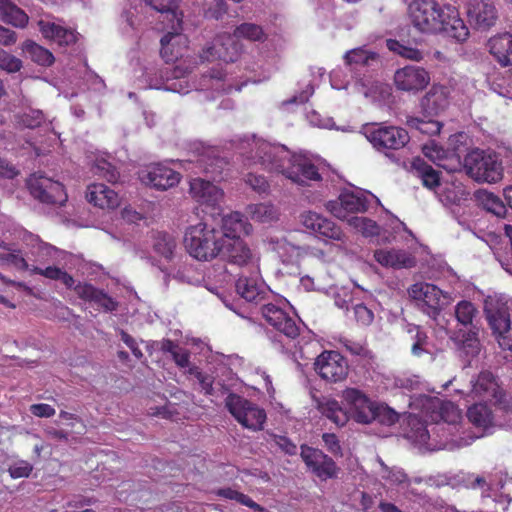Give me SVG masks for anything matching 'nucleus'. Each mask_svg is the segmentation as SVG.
<instances>
[{"instance_id": "nucleus-1", "label": "nucleus", "mask_w": 512, "mask_h": 512, "mask_svg": "<svg viewBox=\"0 0 512 512\" xmlns=\"http://www.w3.org/2000/svg\"><path fill=\"white\" fill-rule=\"evenodd\" d=\"M343 398L349 406V415L357 423L369 424L376 422L380 425L392 426L398 423L407 412L399 413L384 402L372 401L362 391L347 388Z\"/></svg>"}, {"instance_id": "nucleus-2", "label": "nucleus", "mask_w": 512, "mask_h": 512, "mask_svg": "<svg viewBox=\"0 0 512 512\" xmlns=\"http://www.w3.org/2000/svg\"><path fill=\"white\" fill-rule=\"evenodd\" d=\"M214 226L198 223L187 228L183 243L188 254L198 261L209 262L220 259L224 242Z\"/></svg>"}, {"instance_id": "nucleus-3", "label": "nucleus", "mask_w": 512, "mask_h": 512, "mask_svg": "<svg viewBox=\"0 0 512 512\" xmlns=\"http://www.w3.org/2000/svg\"><path fill=\"white\" fill-rule=\"evenodd\" d=\"M471 384L475 397L492 400L495 411L506 417L505 422L512 421V396L502 388L497 375L491 370H482Z\"/></svg>"}, {"instance_id": "nucleus-4", "label": "nucleus", "mask_w": 512, "mask_h": 512, "mask_svg": "<svg viewBox=\"0 0 512 512\" xmlns=\"http://www.w3.org/2000/svg\"><path fill=\"white\" fill-rule=\"evenodd\" d=\"M466 174L477 182L496 183L503 178V166L499 154L492 150L476 148L464 157Z\"/></svg>"}, {"instance_id": "nucleus-5", "label": "nucleus", "mask_w": 512, "mask_h": 512, "mask_svg": "<svg viewBox=\"0 0 512 512\" xmlns=\"http://www.w3.org/2000/svg\"><path fill=\"white\" fill-rule=\"evenodd\" d=\"M250 149L248 159L259 163L264 169L270 172H277L285 175L294 153L285 145L272 144L254 136L250 141L245 142Z\"/></svg>"}, {"instance_id": "nucleus-6", "label": "nucleus", "mask_w": 512, "mask_h": 512, "mask_svg": "<svg viewBox=\"0 0 512 512\" xmlns=\"http://www.w3.org/2000/svg\"><path fill=\"white\" fill-rule=\"evenodd\" d=\"M26 186L35 200L46 205L63 206L68 198L63 184L42 171L32 173L26 180Z\"/></svg>"}, {"instance_id": "nucleus-7", "label": "nucleus", "mask_w": 512, "mask_h": 512, "mask_svg": "<svg viewBox=\"0 0 512 512\" xmlns=\"http://www.w3.org/2000/svg\"><path fill=\"white\" fill-rule=\"evenodd\" d=\"M410 16L414 26L427 33H438L442 28L441 20L445 18L447 6L441 7L435 0H414L409 5Z\"/></svg>"}, {"instance_id": "nucleus-8", "label": "nucleus", "mask_w": 512, "mask_h": 512, "mask_svg": "<svg viewBox=\"0 0 512 512\" xmlns=\"http://www.w3.org/2000/svg\"><path fill=\"white\" fill-rule=\"evenodd\" d=\"M225 406L235 419L245 428L253 431L263 429L266 420L265 410L246 398L230 393L225 399Z\"/></svg>"}, {"instance_id": "nucleus-9", "label": "nucleus", "mask_w": 512, "mask_h": 512, "mask_svg": "<svg viewBox=\"0 0 512 512\" xmlns=\"http://www.w3.org/2000/svg\"><path fill=\"white\" fill-rule=\"evenodd\" d=\"M484 313L499 346L512 351V322L506 307H492L485 301Z\"/></svg>"}, {"instance_id": "nucleus-10", "label": "nucleus", "mask_w": 512, "mask_h": 512, "mask_svg": "<svg viewBox=\"0 0 512 512\" xmlns=\"http://www.w3.org/2000/svg\"><path fill=\"white\" fill-rule=\"evenodd\" d=\"M241 45L235 39L233 35L222 34L214 38V40L208 44L201 54L203 61L212 62L220 60L225 63H232L237 61L240 56Z\"/></svg>"}, {"instance_id": "nucleus-11", "label": "nucleus", "mask_w": 512, "mask_h": 512, "mask_svg": "<svg viewBox=\"0 0 512 512\" xmlns=\"http://www.w3.org/2000/svg\"><path fill=\"white\" fill-rule=\"evenodd\" d=\"M367 139L379 151L399 150L410 141V136L404 128L386 126L369 131Z\"/></svg>"}, {"instance_id": "nucleus-12", "label": "nucleus", "mask_w": 512, "mask_h": 512, "mask_svg": "<svg viewBox=\"0 0 512 512\" xmlns=\"http://www.w3.org/2000/svg\"><path fill=\"white\" fill-rule=\"evenodd\" d=\"M314 365L320 377L327 381H342L348 375V363L337 351L322 352L316 358Z\"/></svg>"}, {"instance_id": "nucleus-13", "label": "nucleus", "mask_w": 512, "mask_h": 512, "mask_svg": "<svg viewBox=\"0 0 512 512\" xmlns=\"http://www.w3.org/2000/svg\"><path fill=\"white\" fill-rule=\"evenodd\" d=\"M325 207L338 219L348 221L349 213L365 212L368 209V200L360 193L344 190L338 199L328 201Z\"/></svg>"}, {"instance_id": "nucleus-14", "label": "nucleus", "mask_w": 512, "mask_h": 512, "mask_svg": "<svg viewBox=\"0 0 512 512\" xmlns=\"http://www.w3.org/2000/svg\"><path fill=\"white\" fill-rule=\"evenodd\" d=\"M409 296L416 300L417 306L430 318L436 319L440 314V297L442 291L435 285L416 283L408 289Z\"/></svg>"}, {"instance_id": "nucleus-15", "label": "nucleus", "mask_w": 512, "mask_h": 512, "mask_svg": "<svg viewBox=\"0 0 512 512\" xmlns=\"http://www.w3.org/2000/svg\"><path fill=\"white\" fill-rule=\"evenodd\" d=\"M430 73L418 65H407L396 70L394 83L398 90L417 93L430 83Z\"/></svg>"}, {"instance_id": "nucleus-16", "label": "nucleus", "mask_w": 512, "mask_h": 512, "mask_svg": "<svg viewBox=\"0 0 512 512\" xmlns=\"http://www.w3.org/2000/svg\"><path fill=\"white\" fill-rule=\"evenodd\" d=\"M300 456L308 469L319 478L336 477L337 466L334 460L324 454L320 449L310 447L306 444L300 446Z\"/></svg>"}, {"instance_id": "nucleus-17", "label": "nucleus", "mask_w": 512, "mask_h": 512, "mask_svg": "<svg viewBox=\"0 0 512 512\" xmlns=\"http://www.w3.org/2000/svg\"><path fill=\"white\" fill-rule=\"evenodd\" d=\"M467 16L470 24L479 31H488L498 19L497 9L490 0H470Z\"/></svg>"}, {"instance_id": "nucleus-18", "label": "nucleus", "mask_w": 512, "mask_h": 512, "mask_svg": "<svg viewBox=\"0 0 512 512\" xmlns=\"http://www.w3.org/2000/svg\"><path fill=\"white\" fill-rule=\"evenodd\" d=\"M222 242H229L235 239H242V235H249L252 231V225L247 218L239 213L233 212L224 216L221 224L215 227Z\"/></svg>"}, {"instance_id": "nucleus-19", "label": "nucleus", "mask_w": 512, "mask_h": 512, "mask_svg": "<svg viewBox=\"0 0 512 512\" xmlns=\"http://www.w3.org/2000/svg\"><path fill=\"white\" fill-rule=\"evenodd\" d=\"M199 169L212 181L224 179V172L228 170L229 162L215 149L204 150L197 159Z\"/></svg>"}, {"instance_id": "nucleus-20", "label": "nucleus", "mask_w": 512, "mask_h": 512, "mask_svg": "<svg viewBox=\"0 0 512 512\" xmlns=\"http://www.w3.org/2000/svg\"><path fill=\"white\" fill-rule=\"evenodd\" d=\"M284 176L300 185L306 184L309 180H321L317 167L305 157L295 153Z\"/></svg>"}, {"instance_id": "nucleus-21", "label": "nucleus", "mask_w": 512, "mask_h": 512, "mask_svg": "<svg viewBox=\"0 0 512 512\" xmlns=\"http://www.w3.org/2000/svg\"><path fill=\"white\" fill-rule=\"evenodd\" d=\"M141 181L150 187L164 191L179 183L180 174L166 166L155 165L142 173Z\"/></svg>"}, {"instance_id": "nucleus-22", "label": "nucleus", "mask_w": 512, "mask_h": 512, "mask_svg": "<svg viewBox=\"0 0 512 512\" xmlns=\"http://www.w3.org/2000/svg\"><path fill=\"white\" fill-rule=\"evenodd\" d=\"M214 181L195 178L190 182V194L201 204L216 206L223 199V191Z\"/></svg>"}, {"instance_id": "nucleus-23", "label": "nucleus", "mask_w": 512, "mask_h": 512, "mask_svg": "<svg viewBox=\"0 0 512 512\" xmlns=\"http://www.w3.org/2000/svg\"><path fill=\"white\" fill-rule=\"evenodd\" d=\"M78 297L84 301L94 303L105 312H113L118 308V302L110 297L104 290L94 287L90 283H78L74 287Z\"/></svg>"}, {"instance_id": "nucleus-24", "label": "nucleus", "mask_w": 512, "mask_h": 512, "mask_svg": "<svg viewBox=\"0 0 512 512\" xmlns=\"http://www.w3.org/2000/svg\"><path fill=\"white\" fill-rule=\"evenodd\" d=\"M86 199L102 209H114L119 205L118 194L103 183H93L87 187Z\"/></svg>"}, {"instance_id": "nucleus-25", "label": "nucleus", "mask_w": 512, "mask_h": 512, "mask_svg": "<svg viewBox=\"0 0 512 512\" xmlns=\"http://www.w3.org/2000/svg\"><path fill=\"white\" fill-rule=\"evenodd\" d=\"M448 105L447 88L434 84L421 99V108L426 116H437Z\"/></svg>"}, {"instance_id": "nucleus-26", "label": "nucleus", "mask_w": 512, "mask_h": 512, "mask_svg": "<svg viewBox=\"0 0 512 512\" xmlns=\"http://www.w3.org/2000/svg\"><path fill=\"white\" fill-rule=\"evenodd\" d=\"M220 259L237 266H245L252 259V252L243 239L224 242Z\"/></svg>"}, {"instance_id": "nucleus-27", "label": "nucleus", "mask_w": 512, "mask_h": 512, "mask_svg": "<svg viewBox=\"0 0 512 512\" xmlns=\"http://www.w3.org/2000/svg\"><path fill=\"white\" fill-rule=\"evenodd\" d=\"M441 24L442 28H440L438 33H444L458 42H464L469 36L467 26L459 17V13L454 7L447 6V12L445 18L441 20Z\"/></svg>"}, {"instance_id": "nucleus-28", "label": "nucleus", "mask_w": 512, "mask_h": 512, "mask_svg": "<svg viewBox=\"0 0 512 512\" xmlns=\"http://www.w3.org/2000/svg\"><path fill=\"white\" fill-rule=\"evenodd\" d=\"M487 45L489 52L502 67L512 65V32L490 38Z\"/></svg>"}, {"instance_id": "nucleus-29", "label": "nucleus", "mask_w": 512, "mask_h": 512, "mask_svg": "<svg viewBox=\"0 0 512 512\" xmlns=\"http://www.w3.org/2000/svg\"><path fill=\"white\" fill-rule=\"evenodd\" d=\"M375 260L382 266L395 269L412 268L416 266V258L404 250H377Z\"/></svg>"}, {"instance_id": "nucleus-30", "label": "nucleus", "mask_w": 512, "mask_h": 512, "mask_svg": "<svg viewBox=\"0 0 512 512\" xmlns=\"http://www.w3.org/2000/svg\"><path fill=\"white\" fill-rule=\"evenodd\" d=\"M424 406L432 410V419L435 421L455 423L459 417L458 409L451 401H444L438 397H426Z\"/></svg>"}, {"instance_id": "nucleus-31", "label": "nucleus", "mask_w": 512, "mask_h": 512, "mask_svg": "<svg viewBox=\"0 0 512 512\" xmlns=\"http://www.w3.org/2000/svg\"><path fill=\"white\" fill-rule=\"evenodd\" d=\"M479 327L473 326L468 330L459 329L454 332L451 339L454 341L458 349L465 352L468 356H476L480 352Z\"/></svg>"}, {"instance_id": "nucleus-32", "label": "nucleus", "mask_w": 512, "mask_h": 512, "mask_svg": "<svg viewBox=\"0 0 512 512\" xmlns=\"http://www.w3.org/2000/svg\"><path fill=\"white\" fill-rule=\"evenodd\" d=\"M186 40V37L180 33H166L160 40V55L162 59L166 63H170L182 57L181 44H185Z\"/></svg>"}, {"instance_id": "nucleus-33", "label": "nucleus", "mask_w": 512, "mask_h": 512, "mask_svg": "<svg viewBox=\"0 0 512 512\" xmlns=\"http://www.w3.org/2000/svg\"><path fill=\"white\" fill-rule=\"evenodd\" d=\"M40 32L45 38L57 41L59 45H71L77 41L76 34L73 30L64 28L52 22L40 20L38 22Z\"/></svg>"}, {"instance_id": "nucleus-34", "label": "nucleus", "mask_w": 512, "mask_h": 512, "mask_svg": "<svg viewBox=\"0 0 512 512\" xmlns=\"http://www.w3.org/2000/svg\"><path fill=\"white\" fill-rule=\"evenodd\" d=\"M0 21L16 28H25L29 17L11 0H0Z\"/></svg>"}, {"instance_id": "nucleus-35", "label": "nucleus", "mask_w": 512, "mask_h": 512, "mask_svg": "<svg viewBox=\"0 0 512 512\" xmlns=\"http://www.w3.org/2000/svg\"><path fill=\"white\" fill-rule=\"evenodd\" d=\"M498 413L493 414L492 410L485 403L472 405L467 411V417L477 427L487 428L492 425H502L497 420Z\"/></svg>"}, {"instance_id": "nucleus-36", "label": "nucleus", "mask_w": 512, "mask_h": 512, "mask_svg": "<svg viewBox=\"0 0 512 512\" xmlns=\"http://www.w3.org/2000/svg\"><path fill=\"white\" fill-rule=\"evenodd\" d=\"M411 168L415 175L422 180L425 187L434 189L440 185V172L422 158L416 157L411 163Z\"/></svg>"}, {"instance_id": "nucleus-37", "label": "nucleus", "mask_w": 512, "mask_h": 512, "mask_svg": "<svg viewBox=\"0 0 512 512\" xmlns=\"http://www.w3.org/2000/svg\"><path fill=\"white\" fill-rule=\"evenodd\" d=\"M464 135L462 133L455 134L450 136L449 145L453 146L452 152L449 149H444L442 146L438 145L434 140H430L428 143L424 144L422 147L423 154L430 158L433 162L441 161L443 159H447L450 155H457L459 158V154H457L456 143L459 141V138H463Z\"/></svg>"}, {"instance_id": "nucleus-38", "label": "nucleus", "mask_w": 512, "mask_h": 512, "mask_svg": "<svg viewBox=\"0 0 512 512\" xmlns=\"http://www.w3.org/2000/svg\"><path fill=\"white\" fill-rule=\"evenodd\" d=\"M475 198L479 204L488 212L493 213L497 217H504L507 213V206L502 199L486 190H478L475 192Z\"/></svg>"}, {"instance_id": "nucleus-39", "label": "nucleus", "mask_w": 512, "mask_h": 512, "mask_svg": "<svg viewBox=\"0 0 512 512\" xmlns=\"http://www.w3.org/2000/svg\"><path fill=\"white\" fill-rule=\"evenodd\" d=\"M23 52L27 53L34 63L49 67L55 62L54 55L46 48L32 40H26L22 45Z\"/></svg>"}, {"instance_id": "nucleus-40", "label": "nucleus", "mask_w": 512, "mask_h": 512, "mask_svg": "<svg viewBox=\"0 0 512 512\" xmlns=\"http://www.w3.org/2000/svg\"><path fill=\"white\" fill-rule=\"evenodd\" d=\"M317 408L324 416L329 418L339 427L344 426L349 419V411H344L336 400L318 402Z\"/></svg>"}, {"instance_id": "nucleus-41", "label": "nucleus", "mask_w": 512, "mask_h": 512, "mask_svg": "<svg viewBox=\"0 0 512 512\" xmlns=\"http://www.w3.org/2000/svg\"><path fill=\"white\" fill-rule=\"evenodd\" d=\"M214 493L216 496H219L220 498L235 500L236 502L242 504L243 506L251 508L253 511L265 512V508L262 507L260 504L256 503L255 501H253L251 497L229 487L218 489Z\"/></svg>"}, {"instance_id": "nucleus-42", "label": "nucleus", "mask_w": 512, "mask_h": 512, "mask_svg": "<svg viewBox=\"0 0 512 512\" xmlns=\"http://www.w3.org/2000/svg\"><path fill=\"white\" fill-rule=\"evenodd\" d=\"M235 39H247L249 41L263 42L266 40L267 35L264 33L260 25L254 23H242L234 29L232 34Z\"/></svg>"}, {"instance_id": "nucleus-43", "label": "nucleus", "mask_w": 512, "mask_h": 512, "mask_svg": "<svg viewBox=\"0 0 512 512\" xmlns=\"http://www.w3.org/2000/svg\"><path fill=\"white\" fill-rule=\"evenodd\" d=\"M478 310L476 309L475 305L467 300H462L457 303L455 306V316L461 325L470 328H473V326H478L476 323H474V318L477 316Z\"/></svg>"}, {"instance_id": "nucleus-44", "label": "nucleus", "mask_w": 512, "mask_h": 512, "mask_svg": "<svg viewBox=\"0 0 512 512\" xmlns=\"http://www.w3.org/2000/svg\"><path fill=\"white\" fill-rule=\"evenodd\" d=\"M344 59L347 64H362L364 66L373 65L379 62V55L375 52H368L362 48L352 49L346 52Z\"/></svg>"}, {"instance_id": "nucleus-45", "label": "nucleus", "mask_w": 512, "mask_h": 512, "mask_svg": "<svg viewBox=\"0 0 512 512\" xmlns=\"http://www.w3.org/2000/svg\"><path fill=\"white\" fill-rule=\"evenodd\" d=\"M176 242L173 236L167 233H158L154 238L153 249L154 251L166 259L173 257Z\"/></svg>"}, {"instance_id": "nucleus-46", "label": "nucleus", "mask_w": 512, "mask_h": 512, "mask_svg": "<svg viewBox=\"0 0 512 512\" xmlns=\"http://www.w3.org/2000/svg\"><path fill=\"white\" fill-rule=\"evenodd\" d=\"M406 124L409 128L430 136L439 134L442 128V124L436 120H424L417 117H408Z\"/></svg>"}, {"instance_id": "nucleus-47", "label": "nucleus", "mask_w": 512, "mask_h": 512, "mask_svg": "<svg viewBox=\"0 0 512 512\" xmlns=\"http://www.w3.org/2000/svg\"><path fill=\"white\" fill-rule=\"evenodd\" d=\"M348 224L366 237L378 235L380 232L378 224L366 217L352 216L348 219Z\"/></svg>"}, {"instance_id": "nucleus-48", "label": "nucleus", "mask_w": 512, "mask_h": 512, "mask_svg": "<svg viewBox=\"0 0 512 512\" xmlns=\"http://www.w3.org/2000/svg\"><path fill=\"white\" fill-rule=\"evenodd\" d=\"M235 287L237 293L248 302L256 301L260 295L255 281L247 277H240Z\"/></svg>"}, {"instance_id": "nucleus-49", "label": "nucleus", "mask_w": 512, "mask_h": 512, "mask_svg": "<svg viewBox=\"0 0 512 512\" xmlns=\"http://www.w3.org/2000/svg\"><path fill=\"white\" fill-rule=\"evenodd\" d=\"M323 223L324 226L322 227L319 238H322L324 241L331 240L345 243L347 237L339 225L328 218Z\"/></svg>"}, {"instance_id": "nucleus-50", "label": "nucleus", "mask_w": 512, "mask_h": 512, "mask_svg": "<svg viewBox=\"0 0 512 512\" xmlns=\"http://www.w3.org/2000/svg\"><path fill=\"white\" fill-rule=\"evenodd\" d=\"M386 46L390 51L404 58L416 61H419L422 58V53L418 49L407 47L404 44L400 43L398 40L387 39Z\"/></svg>"}, {"instance_id": "nucleus-51", "label": "nucleus", "mask_w": 512, "mask_h": 512, "mask_svg": "<svg viewBox=\"0 0 512 512\" xmlns=\"http://www.w3.org/2000/svg\"><path fill=\"white\" fill-rule=\"evenodd\" d=\"M249 211L252 219L258 222H270L276 218V211L272 205L264 203L250 205Z\"/></svg>"}, {"instance_id": "nucleus-52", "label": "nucleus", "mask_w": 512, "mask_h": 512, "mask_svg": "<svg viewBox=\"0 0 512 512\" xmlns=\"http://www.w3.org/2000/svg\"><path fill=\"white\" fill-rule=\"evenodd\" d=\"M326 217L312 211L304 212L300 215V221L303 226L313 231L318 237L326 221Z\"/></svg>"}, {"instance_id": "nucleus-53", "label": "nucleus", "mask_w": 512, "mask_h": 512, "mask_svg": "<svg viewBox=\"0 0 512 512\" xmlns=\"http://www.w3.org/2000/svg\"><path fill=\"white\" fill-rule=\"evenodd\" d=\"M181 0H145V3L160 13L171 14L180 22L177 15L178 6Z\"/></svg>"}, {"instance_id": "nucleus-54", "label": "nucleus", "mask_w": 512, "mask_h": 512, "mask_svg": "<svg viewBox=\"0 0 512 512\" xmlns=\"http://www.w3.org/2000/svg\"><path fill=\"white\" fill-rule=\"evenodd\" d=\"M22 61L0 48V69L8 73H15L22 68Z\"/></svg>"}, {"instance_id": "nucleus-55", "label": "nucleus", "mask_w": 512, "mask_h": 512, "mask_svg": "<svg viewBox=\"0 0 512 512\" xmlns=\"http://www.w3.org/2000/svg\"><path fill=\"white\" fill-rule=\"evenodd\" d=\"M261 310L263 317L274 328L276 325L281 324V320L286 315V312L271 303L264 305Z\"/></svg>"}, {"instance_id": "nucleus-56", "label": "nucleus", "mask_w": 512, "mask_h": 512, "mask_svg": "<svg viewBox=\"0 0 512 512\" xmlns=\"http://www.w3.org/2000/svg\"><path fill=\"white\" fill-rule=\"evenodd\" d=\"M0 265H11L22 270L28 269V264L20 255L19 250L9 251V253H0Z\"/></svg>"}, {"instance_id": "nucleus-57", "label": "nucleus", "mask_w": 512, "mask_h": 512, "mask_svg": "<svg viewBox=\"0 0 512 512\" xmlns=\"http://www.w3.org/2000/svg\"><path fill=\"white\" fill-rule=\"evenodd\" d=\"M408 333L415 339L411 347L412 353L418 356L424 351V345L427 343V335L420 330L418 326L409 327Z\"/></svg>"}, {"instance_id": "nucleus-58", "label": "nucleus", "mask_w": 512, "mask_h": 512, "mask_svg": "<svg viewBox=\"0 0 512 512\" xmlns=\"http://www.w3.org/2000/svg\"><path fill=\"white\" fill-rule=\"evenodd\" d=\"M275 328L291 339H294L299 335V327L297 326L296 322L287 314L284 316V319L281 320V324L276 325Z\"/></svg>"}, {"instance_id": "nucleus-59", "label": "nucleus", "mask_w": 512, "mask_h": 512, "mask_svg": "<svg viewBox=\"0 0 512 512\" xmlns=\"http://www.w3.org/2000/svg\"><path fill=\"white\" fill-rule=\"evenodd\" d=\"M33 466L24 460H19L9 467V473L12 478H28L32 472Z\"/></svg>"}, {"instance_id": "nucleus-60", "label": "nucleus", "mask_w": 512, "mask_h": 512, "mask_svg": "<svg viewBox=\"0 0 512 512\" xmlns=\"http://www.w3.org/2000/svg\"><path fill=\"white\" fill-rule=\"evenodd\" d=\"M354 314L358 323L364 326L370 325L374 320V313L364 304H356L354 306Z\"/></svg>"}, {"instance_id": "nucleus-61", "label": "nucleus", "mask_w": 512, "mask_h": 512, "mask_svg": "<svg viewBox=\"0 0 512 512\" xmlns=\"http://www.w3.org/2000/svg\"><path fill=\"white\" fill-rule=\"evenodd\" d=\"M43 121L44 115L40 110H32L29 113H25L21 118L22 124L29 129L39 127Z\"/></svg>"}, {"instance_id": "nucleus-62", "label": "nucleus", "mask_w": 512, "mask_h": 512, "mask_svg": "<svg viewBox=\"0 0 512 512\" xmlns=\"http://www.w3.org/2000/svg\"><path fill=\"white\" fill-rule=\"evenodd\" d=\"M97 173L109 182H115L118 177L116 169L107 161L101 160L96 165Z\"/></svg>"}, {"instance_id": "nucleus-63", "label": "nucleus", "mask_w": 512, "mask_h": 512, "mask_svg": "<svg viewBox=\"0 0 512 512\" xmlns=\"http://www.w3.org/2000/svg\"><path fill=\"white\" fill-rule=\"evenodd\" d=\"M322 440L325 443L328 451L335 456H342V448L340 446L337 436L333 433H324Z\"/></svg>"}, {"instance_id": "nucleus-64", "label": "nucleus", "mask_w": 512, "mask_h": 512, "mask_svg": "<svg viewBox=\"0 0 512 512\" xmlns=\"http://www.w3.org/2000/svg\"><path fill=\"white\" fill-rule=\"evenodd\" d=\"M246 183L258 192H265L269 187L266 179L260 175L248 174Z\"/></svg>"}]
</instances>
